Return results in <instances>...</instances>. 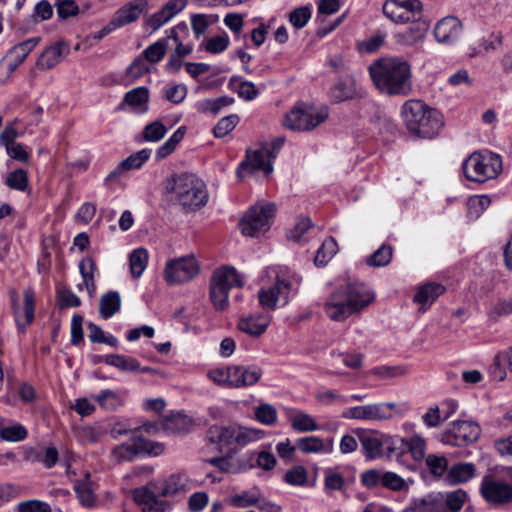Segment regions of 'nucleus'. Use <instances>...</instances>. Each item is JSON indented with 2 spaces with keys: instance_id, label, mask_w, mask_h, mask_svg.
<instances>
[{
  "instance_id": "1",
  "label": "nucleus",
  "mask_w": 512,
  "mask_h": 512,
  "mask_svg": "<svg viewBox=\"0 0 512 512\" xmlns=\"http://www.w3.org/2000/svg\"><path fill=\"white\" fill-rule=\"evenodd\" d=\"M374 297L363 282L348 281L331 293L324 304V311L332 321L341 322L367 307Z\"/></svg>"
},
{
  "instance_id": "2",
  "label": "nucleus",
  "mask_w": 512,
  "mask_h": 512,
  "mask_svg": "<svg viewBox=\"0 0 512 512\" xmlns=\"http://www.w3.org/2000/svg\"><path fill=\"white\" fill-rule=\"evenodd\" d=\"M375 87L383 94L407 96L412 91L411 67L398 58H380L369 66Z\"/></svg>"
},
{
  "instance_id": "3",
  "label": "nucleus",
  "mask_w": 512,
  "mask_h": 512,
  "mask_svg": "<svg viewBox=\"0 0 512 512\" xmlns=\"http://www.w3.org/2000/svg\"><path fill=\"white\" fill-rule=\"evenodd\" d=\"M401 116L409 133L417 138H433L444 125L442 114L418 99L407 100Z\"/></svg>"
},
{
  "instance_id": "4",
  "label": "nucleus",
  "mask_w": 512,
  "mask_h": 512,
  "mask_svg": "<svg viewBox=\"0 0 512 512\" xmlns=\"http://www.w3.org/2000/svg\"><path fill=\"white\" fill-rule=\"evenodd\" d=\"M171 193V199L179 204L186 212L196 211L208 201L205 183L193 174L175 175L166 185Z\"/></svg>"
},
{
  "instance_id": "5",
  "label": "nucleus",
  "mask_w": 512,
  "mask_h": 512,
  "mask_svg": "<svg viewBox=\"0 0 512 512\" xmlns=\"http://www.w3.org/2000/svg\"><path fill=\"white\" fill-rule=\"evenodd\" d=\"M462 170L467 180L484 183L499 175L502 161L500 156L491 152H474L463 162Z\"/></svg>"
},
{
  "instance_id": "6",
  "label": "nucleus",
  "mask_w": 512,
  "mask_h": 512,
  "mask_svg": "<svg viewBox=\"0 0 512 512\" xmlns=\"http://www.w3.org/2000/svg\"><path fill=\"white\" fill-rule=\"evenodd\" d=\"M237 271L233 267H222L215 270L210 280V300L216 310L224 311L229 306L228 295L233 287H241Z\"/></svg>"
},
{
  "instance_id": "7",
  "label": "nucleus",
  "mask_w": 512,
  "mask_h": 512,
  "mask_svg": "<svg viewBox=\"0 0 512 512\" xmlns=\"http://www.w3.org/2000/svg\"><path fill=\"white\" fill-rule=\"evenodd\" d=\"M301 279L293 276L291 279L277 277L273 285L261 288L257 292L260 306L266 311H274L279 306H285L291 293L298 291Z\"/></svg>"
},
{
  "instance_id": "8",
  "label": "nucleus",
  "mask_w": 512,
  "mask_h": 512,
  "mask_svg": "<svg viewBox=\"0 0 512 512\" xmlns=\"http://www.w3.org/2000/svg\"><path fill=\"white\" fill-rule=\"evenodd\" d=\"M276 207L273 203L252 206L239 222L243 235L256 237L270 228L275 216Z\"/></svg>"
},
{
  "instance_id": "9",
  "label": "nucleus",
  "mask_w": 512,
  "mask_h": 512,
  "mask_svg": "<svg viewBox=\"0 0 512 512\" xmlns=\"http://www.w3.org/2000/svg\"><path fill=\"white\" fill-rule=\"evenodd\" d=\"M358 438L364 455L369 460L378 459L384 455L390 456L396 450V440L392 436L378 431L361 430L358 433Z\"/></svg>"
},
{
  "instance_id": "10",
  "label": "nucleus",
  "mask_w": 512,
  "mask_h": 512,
  "mask_svg": "<svg viewBox=\"0 0 512 512\" xmlns=\"http://www.w3.org/2000/svg\"><path fill=\"white\" fill-rule=\"evenodd\" d=\"M327 117L326 111H314L303 105H296L286 114L283 125L294 131H310L323 123Z\"/></svg>"
},
{
  "instance_id": "11",
  "label": "nucleus",
  "mask_w": 512,
  "mask_h": 512,
  "mask_svg": "<svg viewBox=\"0 0 512 512\" xmlns=\"http://www.w3.org/2000/svg\"><path fill=\"white\" fill-rule=\"evenodd\" d=\"M422 8L419 0H387L382 10L391 21L404 24L420 18Z\"/></svg>"
},
{
  "instance_id": "12",
  "label": "nucleus",
  "mask_w": 512,
  "mask_h": 512,
  "mask_svg": "<svg viewBox=\"0 0 512 512\" xmlns=\"http://www.w3.org/2000/svg\"><path fill=\"white\" fill-rule=\"evenodd\" d=\"M199 265L194 257H181L169 260L164 270V278L169 284L185 283L199 273Z\"/></svg>"
},
{
  "instance_id": "13",
  "label": "nucleus",
  "mask_w": 512,
  "mask_h": 512,
  "mask_svg": "<svg viewBox=\"0 0 512 512\" xmlns=\"http://www.w3.org/2000/svg\"><path fill=\"white\" fill-rule=\"evenodd\" d=\"M478 424L471 421H454L442 434V442L451 446H464L474 443L480 436Z\"/></svg>"
},
{
  "instance_id": "14",
  "label": "nucleus",
  "mask_w": 512,
  "mask_h": 512,
  "mask_svg": "<svg viewBox=\"0 0 512 512\" xmlns=\"http://www.w3.org/2000/svg\"><path fill=\"white\" fill-rule=\"evenodd\" d=\"M395 407L393 402L355 406L344 410L342 417L355 420L385 421L393 418Z\"/></svg>"
},
{
  "instance_id": "15",
  "label": "nucleus",
  "mask_w": 512,
  "mask_h": 512,
  "mask_svg": "<svg viewBox=\"0 0 512 512\" xmlns=\"http://www.w3.org/2000/svg\"><path fill=\"white\" fill-rule=\"evenodd\" d=\"M480 493L486 502L494 506H502L512 502V485L505 481H499L484 477Z\"/></svg>"
},
{
  "instance_id": "16",
  "label": "nucleus",
  "mask_w": 512,
  "mask_h": 512,
  "mask_svg": "<svg viewBox=\"0 0 512 512\" xmlns=\"http://www.w3.org/2000/svg\"><path fill=\"white\" fill-rule=\"evenodd\" d=\"M276 157L267 145H262L260 148L249 151L247 150L246 160L242 161L237 170V175L243 177V172H253L256 170H262L266 175H269L272 170L271 161Z\"/></svg>"
},
{
  "instance_id": "17",
  "label": "nucleus",
  "mask_w": 512,
  "mask_h": 512,
  "mask_svg": "<svg viewBox=\"0 0 512 512\" xmlns=\"http://www.w3.org/2000/svg\"><path fill=\"white\" fill-rule=\"evenodd\" d=\"M12 309L15 321L19 330H24L34 319L35 301L34 292L31 289L24 291V305L21 307L18 303L16 292L11 293Z\"/></svg>"
},
{
  "instance_id": "18",
  "label": "nucleus",
  "mask_w": 512,
  "mask_h": 512,
  "mask_svg": "<svg viewBox=\"0 0 512 512\" xmlns=\"http://www.w3.org/2000/svg\"><path fill=\"white\" fill-rule=\"evenodd\" d=\"M263 372L257 366H229V389L242 388L256 384Z\"/></svg>"
},
{
  "instance_id": "19",
  "label": "nucleus",
  "mask_w": 512,
  "mask_h": 512,
  "mask_svg": "<svg viewBox=\"0 0 512 512\" xmlns=\"http://www.w3.org/2000/svg\"><path fill=\"white\" fill-rule=\"evenodd\" d=\"M461 32L462 23L453 16L442 18L434 28L435 39L441 44H452L460 37Z\"/></svg>"
},
{
  "instance_id": "20",
  "label": "nucleus",
  "mask_w": 512,
  "mask_h": 512,
  "mask_svg": "<svg viewBox=\"0 0 512 512\" xmlns=\"http://www.w3.org/2000/svg\"><path fill=\"white\" fill-rule=\"evenodd\" d=\"M165 450L161 442L152 441L134 434L130 437V459L135 457H157Z\"/></svg>"
},
{
  "instance_id": "21",
  "label": "nucleus",
  "mask_w": 512,
  "mask_h": 512,
  "mask_svg": "<svg viewBox=\"0 0 512 512\" xmlns=\"http://www.w3.org/2000/svg\"><path fill=\"white\" fill-rule=\"evenodd\" d=\"M195 487L193 480L184 472H179L170 475L164 480L160 495L162 497H174L180 494H185Z\"/></svg>"
},
{
  "instance_id": "22",
  "label": "nucleus",
  "mask_w": 512,
  "mask_h": 512,
  "mask_svg": "<svg viewBox=\"0 0 512 512\" xmlns=\"http://www.w3.org/2000/svg\"><path fill=\"white\" fill-rule=\"evenodd\" d=\"M271 322V317L264 313H254L242 317L238 322L240 331L252 336L259 337L265 333Z\"/></svg>"
},
{
  "instance_id": "23",
  "label": "nucleus",
  "mask_w": 512,
  "mask_h": 512,
  "mask_svg": "<svg viewBox=\"0 0 512 512\" xmlns=\"http://www.w3.org/2000/svg\"><path fill=\"white\" fill-rule=\"evenodd\" d=\"M419 19L420 18L411 21L412 24L408 28L395 34L397 43L412 46L421 42L425 38L429 30V24L426 21H420Z\"/></svg>"
},
{
  "instance_id": "24",
  "label": "nucleus",
  "mask_w": 512,
  "mask_h": 512,
  "mask_svg": "<svg viewBox=\"0 0 512 512\" xmlns=\"http://www.w3.org/2000/svg\"><path fill=\"white\" fill-rule=\"evenodd\" d=\"M69 51L68 46L63 42H56L47 47L39 56L36 66L40 70H48L57 65Z\"/></svg>"
},
{
  "instance_id": "25",
  "label": "nucleus",
  "mask_w": 512,
  "mask_h": 512,
  "mask_svg": "<svg viewBox=\"0 0 512 512\" xmlns=\"http://www.w3.org/2000/svg\"><path fill=\"white\" fill-rule=\"evenodd\" d=\"M356 95V81L352 76L339 79L330 89V97L336 103L353 99Z\"/></svg>"
},
{
  "instance_id": "26",
  "label": "nucleus",
  "mask_w": 512,
  "mask_h": 512,
  "mask_svg": "<svg viewBox=\"0 0 512 512\" xmlns=\"http://www.w3.org/2000/svg\"><path fill=\"white\" fill-rule=\"evenodd\" d=\"M296 447L304 454L331 452L333 449V439L324 441L317 436H306L296 440Z\"/></svg>"
},
{
  "instance_id": "27",
  "label": "nucleus",
  "mask_w": 512,
  "mask_h": 512,
  "mask_svg": "<svg viewBox=\"0 0 512 512\" xmlns=\"http://www.w3.org/2000/svg\"><path fill=\"white\" fill-rule=\"evenodd\" d=\"M405 512H444L441 493H431L415 499Z\"/></svg>"
},
{
  "instance_id": "28",
  "label": "nucleus",
  "mask_w": 512,
  "mask_h": 512,
  "mask_svg": "<svg viewBox=\"0 0 512 512\" xmlns=\"http://www.w3.org/2000/svg\"><path fill=\"white\" fill-rule=\"evenodd\" d=\"M74 491L82 506L91 508L95 505V483L91 480L89 473L85 474L83 480H77L75 482Z\"/></svg>"
},
{
  "instance_id": "29",
  "label": "nucleus",
  "mask_w": 512,
  "mask_h": 512,
  "mask_svg": "<svg viewBox=\"0 0 512 512\" xmlns=\"http://www.w3.org/2000/svg\"><path fill=\"white\" fill-rule=\"evenodd\" d=\"M40 40V37H32L11 48L8 52V57L12 60L9 65L10 69L14 70L23 63L30 52L40 43Z\"/></svg>"
},
{
  "instance_id": "30",
  "label": "nucleus",
  "mask_w": 512,
  "mask_h": 512,
  "mask_svg": "<svg viewBox=\"0 0 512 512\" xmlns=\"http://www.w3.org/2000/svg\"><path fill=\"white\" fill-rule=\"evenodd\" d=\"M445 287L438 283H426L421 286L414 296V302L421 305L425 310L429 307L440 295L445 292Z\"/></svg>"
},
{
  "instance_id": "31",
  "label": "nucleus",
  "mask_w": 512,
  "mask_h": 512,
  "mask_svg": "<svg viewBox=\"0 0 512 512\" xmlns=\"http://www.w3.org/2000/svg\"><path fill=\"white\" fill-rule=\"evenodd\" d=\"M79 270L83 279V283L78 285V288L81 290L83 287L86 288L90 297H93L96 292L95 285V272L97 271V266L92 257H86L82 259L79 263Z\"/></svg>"
},
{
  "instance_id": "32",
  "label": "nucleus",
  "mask_w": 512,
  "mask_h": 512,
  "mask_svg": "<svg viewBox=\"0 0 512 512\" xmlns=\"http://www.w3.org/2000/svg\"><path fill=\"white\" fill-rule=\"evenodd\" d=\"M191 420L181 413L167 415L161 421V428L168 434H184L189 430Z\"/></svg>"
},
{
  "instance_id": "33",
  "label": "nucleus",
  "mask_w": 512,
  "mask_h": 512,
  "mask_svg": "<svg viewBox=\"0 0 512 512\" xmlns=\"http://www.w3.org/2000/svg\"><path fill=\"white\" fill-rule=\"evenodd\" d=\"M236 424H230L227 426L223 425H212L207 430V438L211 443L219 445H231L234 444Z\"/></svg>"
},
{
  "instance_id": "34",
  "label": "nucleus",
  "mask_w": 512,
  "mask_h": 512,
  "mask_svg": "<svg viewBox=\"0 0 512 512\" xmlns=\"http://www.w3.org/2000/svg\"><path fill=\"white\" fill-rule=\"evenodd\" d=\"M475 476V466L472 463H458L451 466L446 475V481L451 485L465 483Z\"/></svg>"
},
{
  "instance_id": "35",
  "label": "nucleus",
  "mask_w": 512,
  "mask_h": 512,
  "mask_svg": "<svg viewBox=\"0 0 512 512\" xmlns=\"http://www.w3.org/2000/svg\"><path fill=\"white\" fill-rule=\"evenodd\" d=\"M58 451L55 447L32 448L26 458L33 462H40L46 468H52L58 461Z\"/></svg>"
},
{
  "instance_id": "36",
  "label": "nucleus",
  "mask_w": 512,
  "mask_h": 512,
  "mask_svg": "<svg viewBox=\"0 0 512 512\" xmlns=\"http://www.w3.org/2000/svg\"><path fill=\"white\" fill-rule=\"evenodd\" d=\"M121 307V298L118 292L109 291L103 294L99 302V313L103 319H109L116 314Z\"/></svg>"
},
{
  "instance_id": "37",
  "label": "nucleus",
  "mask_w": 512,
  "mask_h": 512,
  "mask_svg": "<svg viewBox=\"0 0 512 512\" xmlns=\"http://www.w3.org/2000/svg\"><path fill=\"white\" fill-rule=\"evenodd\" d=\"M289 420L292 428L296 432L305 433V432H313L318 430L319 426L315 419L309 415L308 413L296 410L292 414L289 415Z\"/></svg>"
},
{
  "instance_id": "38",
  "label": "nucleus",
  "mask_w": 512,
  "mask_h": 512,
  "mask_svg": "<svg viewBox=\"0 0 512 512\" xmlns=\"http://www.w3.org/2000/svg\"><path fill=\"white\" fill-rule=\"evenodd\" d=\"M239 76H232L228 82V88L237 92L238 96L244 100L251 101L258 95V89L250 81L239 82Z\"/></svg>"
},
{
  "instance_id": "39",
  "label": "nucleus",
  "mask_w": 512,
  "mask_h": 512,
  "mask_svg": "<svg viewBox=\"0 0 512 512\" xmlns=\"http://www.w3.org/2000/svg\"><path fill=\"white\" fill-rule=\"evenodd\" d=\"M149 261V253L143 248L139 247L130 253V274L134 278H139L147 268Z\"/></svg>"
},
{
  "instance_id": "40",
  "label": "nucleus",
  "mask_w": 512,
  "mask_h": 512,
  "mask_svg": "<svg viewBox=\"0 0 512 512\" xmlns=\"http://www.w3.org/2000/svg\"><path fill=\"white\" fill-rule=\"evenodd\" d=\"M467 498V492L463 489H457L447 492L446 494H442L444 512H459Z\"/></svg>"
},
{
  "instance_id": "41",
  "label": "nucleus",
  "mask_w": 512,
  "mask_h": 512,
  "mask_svg": "<svg viewBox=\"0 0 512 512\" xmlns=\"http://www.w3.org/2000/svg\"><path fill=\"white\" fill-rule=\"evenodd\" d=\"M149 90L140 86L130 90V111L135 113H146L148 111Z\"/></svg>"
},
{
  "instance_id": "42",
  "label": "nucleus",
  "mask_w": 512,
  "mask_h": 512,
  "mask_svg": "<svg viewBox=\"0 0 512 512\" xmlns=\"http://www.w3.org/2000/svg\"><path fill=\"white\" fill-rule=\"evenodd\" d=\"M264 436L265 432L263 430L247 428L236 424L234 444H237L240 447H244L251 442H255L264 438Z\"/></svg>"
},
{
  "instance_id": "43",
  "label": "nucleus",
  "mask_w": 512,
  "mask_h": 512,
  "mask_svg": "<svg viewBox=\"0 0 512 512\" xmlns=\"http://www.w3.org/2000/svg\"><path fill=\"white\" fill-rule=\"evenodd\" d=\"M425 465L434 478H441L449 470L448 459L444 455L429 454L425 458Z\"/></svg>"
},
{
  "instance_id": "44",
  "label": "nucleus",
  "mask_w": 512,
  "mask_h": 512,
  "mask_svg": "<svg viewBox=\"0 0 512 512\" xmlns=\"http://www.w3.org/2000/svg\"><path fill=\"white\" fill-rule=\"evenodd\" d=\"M337 251L338 244L336 240L332 237L327 238L325 241H323L322 245L317 250L316 255L314 257V264L317 267L325 266L337 253Z\"/></svg>"
},
{
  "instance_id": "45",
  "label": "nucleus",
  "mask_w": 512,
  "mask_h": 512,
  "mask_svg": "<svg viewBox=\"0 0 512 512\" xmlns=\"http://www.w3.org/2000/svg\"><path fill=\"white\" fill-rule=\"evenodd\" d=\"M259 496L252 491H242L239 494L229 495L225 502L235 508H248L259 503Z\"/></svg>"
},
{
  "instance_id": "46",
  "label": "nucleus",
  "mask_w": 512,
  "mask_h": 512,
  "mask_svg": "<svg viewBox=\"0 0 512 512\" xmlns=\"http://www.w3.org/2000/svg\"><path fill=\"white\" fill-rule=\"evenodd\" d=\"M28 435L26 428L19 424L5 426L3 419L0 420V438L8 442L23 441Z\"/></svg>"
},
{
  "instance_id": "47",
  "label": "nucleus",
  "mask_w": 512,
  "mask_h": 512,
  "mask_svg": "<svg viewBox=\"0 0 512 512\" xmlns=\"http://www.w3.org/2000/svg\"><path fill=\"white\" fill-rule=\"evenodd\" d=\"M412 482L411 479L409 481L404 480L395 472L383 471L382 487L388 490L394 492L408 491Z\"/></svg>"
},
{
  "instance_id": "48",
  "label": "nucleus",
  "mask_w": 512,
  "mask_h": 512,
  "mask_svg": "<svg viewBox=\"0 0 512 512\" xmlns=\"http://www.w3.org/2000/svg\"><path fill=\"white\" fill-rule=\"evenodd\" d=\"M284 482L292 486L304 487L308 484V471L302 465H294L286 471L283 477Z\"/></svg>"
},
{
  "instance_id": "49",
  "label": "nucleus",
  "mask_w": 512,
  "mask_h": 512,
  "mask_svg": "<svg viewBox=\"0 0 512 512\" xmlns=\"http://www.w3.org/2000/svg\"><path fill=\"white\" fill-rule=\"evenodd\" d=\"M393 249L390 245L383 244L366 259V264L371 267H383L391 262Z\"/></svg>"
},
{
  "instance_id": "50",
  "label": "nucleus",
  "mask_w": 512,
  "mask_h": 512,
  "mask_svg": "<svg viewBox=\"0 0 512 512\" xmlns=\"http://www.w3.org/2000/svg\"><path fill=\"white\" fill-rule=\"evenodd\" d=\"M168 48V39L162 38L153 43L152 45L148 46L144 52L143 55L145 56L146 60H148L151 63H157L159 62L165 55Z\"/></svg>"
},
{
  "instance_id": "51",
  "label": "nucleus",
  "mask_w": 512,
  "mask_h": 512,
  "mask_svg": "<svg viewBox=\"0 0 512 512\" xmlns=\"http://www.w3.org/2000/svg\"><path fill=\"white\" fill-rule=\"evenodd\" d=\"M311 15L312 11L309 6H301L289 13V22L294 28L302 29L310 20Z\"/></svg>"
},
{
  "instance_id": "52",
  "label": "nucleus",
  "mask_w": 512,
  "mask_h": 512,
  "mask_svg": "<svg viewBox=\"0 0 512 512\" xmlns=\"http://www.w3.org/2000/svg\"><path fill=\"white\" fill-rule=\"evenodd\" d=\"M6 185L14 190L25 191L28 187L27 172L23 169H16L8 174Z\"/></svg>"
},
{
  "instance_id": "53",
  "label": "nucleus",
  "mask_w": 512,
  "mask_h": 512,
  "mask_svg": "<svg viewBox=\"0 0 512 512\" xmlns=\"http://www.w3.org/2000/svg\"><path fill=\"white\" fill-rule=\"evenodd\" d=\"M382 479L383 470L380 469H368L360 476L361 484L370 490L382 487Z\"/></svg>"
},
{
  "instance_id": "54",
  "label": "nucleus",
  "mask_w": 512,
  "mask_h": 512,
  "mask_svg": "<svg viewBox=\"0 0 512 512\" xmlns=\"http://www.w3.org/2000/svg\"><path fill=\"white\" fill-rule=\"evenodd\" d=\"M239 117L236 114L225 116L218 121L214 127V136L217 138H223L230 133L238 124Z\"/></svg>"
},
{
  "instance_id": "55",
  "label": "nucleus",
  "mask_w": 512,
  "mask_h": 512,
  "mask_svg": "<svg viewBox=\"0 0 512 512\" xmlns=\"http://www.w3.org/2000/svg\"><path fill=\"white\" fill-rule=\"evenodd\" d=\"M255 417L262 424L271 426L276 423L277 411L275 407L270 404H261L255 410Z\"/></svg>"
},
{
  "instance_id": "56",
  "label": "nucleus",
  "mask_w": 512,
  "mask_h": 512,
  "mask_svg": "<svg viewBox=\"0 0 512 512\" xmlns=\"http://www.w3.org/2000/svg\"><path fill=\"white\" fill-rule=\"evenodd\" d=\"M345 483V478L341 473H338L332 469H326L324 471L325 489L331 491H339L345 486Z\"/></svg>"
},
{
  "instance_id": "57",
  "label": "nucleus",
  "mask_w": 512,
  "mask_h": 512,
  "mask_svg": "<svg viewBox=\"0 0 512 512\" xmlns=\"http://www.w3.org/2000/svg\"><path fill=\"white\" fill-rule=\"evenodd\" d=\"M167 132L166 127L160 121H154L145 126L143 138L146 141L156 142L161 140Z\"/></svg>"
},
{
  "instance_id": "58",
  "label": "nucleus",
  "mask_w": 512,
  "mask_h": 512,
  "mask_svg": "<svg viewBox=\"0 0 512 512\" xmlns=\"http://www.w3.org/2000/svg\"><path fill=\"white\" fill-rule=\"evenodd\" d=\"M510 314H512V299H504L492 305L488 312V317L496 322L499 318Z\"/></svg>"
},
{
  "instance_id": "59",
  "label": "nucleus",
  "mask_w": 512,
  "mask_h": 512,
  "mask_svg": "<svg viewBox=\"0 0 512 512\" xmlns=\"http://www.w3.org/2000/svg\"><path fill=\"white\" fill-rule=\"evenodd\" d=\"M407 447L414 460L421 461L426 458V442L421 436L413 435L407 442Z\"/></svg>"
},
{
  "instance_id": "60",
  "label": "nucleus",
  "mask_w": 512,
  "mask_h": 512,
  "mask_svg": "<svg viewBox=\"0 0 512 512\" xmlns=\"http://www.w3.org/2000/svg\"><path fill=\"white\" fill-rule=\"evenodd\" d=\"M55 6L57 15L64 20L79 13V6L74 0H58Z\"/></svg>"
},
{
  "instance_id": "61",
  "label": "nucleus",
  "mask_w": 512,
  "mask_h": 512,
  "mask_svg": "<svg viewBox=\"0 0 512 512\" xmlns=\"http://www.w3.org/2000/svg\"><path fill=\"white\" fill-rule=\"evenodd\" d=\"M311 221L309 218H300L293 229H291L287 237L288 239L292 240L293 242L299 243L303 239V235L305 232H307L311 227Z\"/></svg>"
},
{
  "instance_id": "62",
  "label": "nucleus",
  "mask_w": 512,
  "mask_h": 512,
  "mask_svg": "<svg viewBox=\"0 0 512 512\" xmlns=\"http://www.w3.org/2000/svg\"><path fill=\"white\" fill-rule=\"evenodd\" d=\"M96 399L100 406L107 410H114L121 404L118 395L111 390L102 391Z\"/></svg>"
},
{
  "instance_id": "63",
  "label": "nucleus",
  "mask_w": 512,
  "mask_h": 512,
  "mask_svg": "<svg viewBox=\"0 0 512 512\" xmlns=\"http://www.w3.org/2000/svg\"><path fill=\"white\" fill-rule=\"evenodd\" d=\"M209 497L206 492H195L188 499V508L191 512H201L208 504Z\"/></svg>"
},
{
  "instance_id": "64",
  "label": "nucleus",
  "mask_w": 512,
  "mask_h": 512,
  "mask_svg": "<svg viewBox=\"0 0 512 512\" xmlns=\"http://www.w3.org/2000/svg\"><path fill=\"white\" fill-rule=\"evenodd\" d=\"M17 512H51L50 506L38 500H29L17 505Z\"/></svg>"
}]
</instances>
